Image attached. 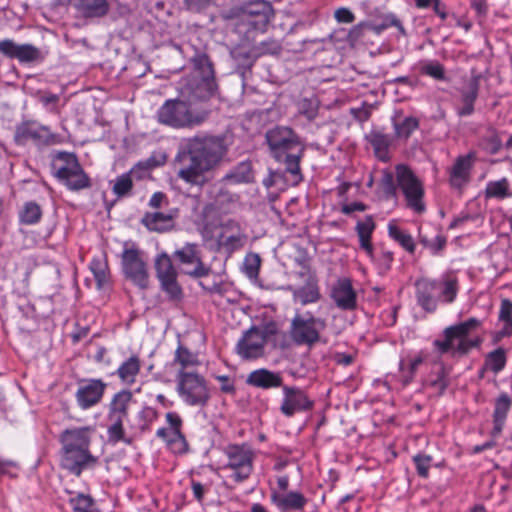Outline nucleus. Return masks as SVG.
Segmentation results:
<instances>
[{"label":"nucleus","mask_w":512,"mask_h":512,"mask_svg":"<svg viewBox=\"0 0 512 512\" xmlns=\"http://www.w3.org/2000/svg\"><path fill=\"white\" fill-rule=\"evenodd\" d=\"M475 158L473 152L456 158L449 170V183L453 188L460 190L469 183Z\"/></svg>","instance_id":"nucleus-19"},{"label":"nucleus","mask_w":512,"mask_h":512,"mask_svg":"<svg viewBox=\"0 0 512 512\" xmlns=\"http://www.w3.org/2000/svg\"><path fill=\"white\" fill-rule=\"evenodd\" d=\"M241 15L259 18L256 24H267L274 16L271 2H245Z\"/></svg>","instance_id":"nucleus-31"},{"label":"nucleus","mask_w":512,"mask_h":512,"mask_svg":"<svg viewBox=\"0 0 512 512\" xmlns=\"http://www.w3.org/2000/svg\"><path fill=\"white\" fill-rule=\"evenodd\" d=\"M325 318L315 317L310 311L296 313L290 324V337L297 345L312 347L321 339V333L326 329Z\"/></svg>","instance_id":"nucleus-6"},{"label":"nucleus","mask_w":512,"mask_h":512,"mask_svg":"<svg viewBox=\"0 0 512 512\" xmlns=\"http://www.w3.org/2000/svg\"><path fill=\"white\" fill-rule=\"evenodd\" d=\"M419 71L421 74L436 80L446 79L444 66L436 60H426L421 62Z\"/></svg>","instance_id":"nucleus-50"},{"label":"nucleus","mask_w":512,"mask_h":512,"mask_svg":"<svg viewBox=\"0 0 512 512\" xmlns=\"http://www.w3.org/2000/svg\"><path fill=\"white\" fill-rule=\"evenodd\" d=\"M435 281L437 283L438 299L447 304L454 302L459 290L457 278L452 275H446Z\"/></svg>","instance_id":"nucleus-34"},{"label":"nucleus","mask_w":512,"mask_h":512,"mask_svg":"<svg viewBox=\"0 0 512 512\" xmlns=\"http://www.w3.org/2000/svg\"><path fill=\"white\" fill-rule=\"evenodd\" d=\"M381 186L388 197H396L398 190L396 172L393 173L389 170H384L382 172Z\"/></svg>","instance_id":"nucleus-57"},{"label":"nucleus","mask_w":512,"mask_h":512,"mask_svg":"<svg viewBox=\"0 0 512 512\" xmlns=\"http://www.w3.org/2000/svg\"><path fill=\"white\" fill-rule=\"evenodd\" d=\"M14 140L18 145L31 142L36 146H49L56 144L57 136L50 128L36 121H25L16 126Z\"/></svg>","instance_id":"nucleus-12"},{"label":"nucleus","mask_w":512,"mask_h":512,"mask_svg":"<svg viewBox=\"0 0 512 512\" xmlns=\"http://www.w3.org/2000/svg\"><path fill=\"white\" fill-rule=\"evenodd\" d=\"M294 300L301 305L316 303L321 298L319 286L316 282L310 281L306 285L295 290Z\"/></svg>","instance_id":"nucleus-43"},{"label":"nucleus","mask_w":512,"mask_h":512,"mask_svg":"<svg viewBox=\"0 0 512 512\" xmlns=\"http://www.w3.org/2000/svg\"><path fill=\"white\" fill-rule=\"evenodd\" d=\"M486 195L493 198H506L511 196L509 193V182L506 178L498 181H491L487 184Z\"/></svg>","instance_id":"nucleus-53"},{"label":"nucleus","mask_w":512,"mask_h":512,"mask_svg":"<svg viewBox=\"0 0 512 512\" xmlns=\"http://www.w3.org/2000/svg\"><path fill=\"white\" fill-rule=\"evenodd\" d=\"M335 18L339 23H351L354 21L353 13L348 8L344 7L335 11Z\"/></svg>","instance_id":"nucleus-64"},{"label":"nucleus","mask_w":512,"mask_h":512,"mask_svg":"<svg viewBox=\"0 0 512 512\" xmlns=\"http://www.w3.org/2000/svg\"><path fill=\"white\" fill-rule=\"evenodd\" d=\"M498 321L503 323L502 328L496 332L495 340L512 336V301L508 298H503L500 302Z\"/></svg>","instance_id":"nucleus-35"},{"label":"nucleus","mask_w":512,"mask_h":512,"mask_svg":"<svg viewBox=\"0 0 512 512\" xmlns=\"http://www.w3.org/2000/svg\"><path fill=\"white\" fill-rule=\"evenodd\" d=\"M76 11L85 18L104 16L108 10V2H74Z\"/></svg>","instance_id":"nucleus-45"},{"label":"nucleus","mask_w":512,"mask_h":512,"mask_svg":"<svg viewBox=\"0 0 512 512\" xmlns=\"http://www.w3.org/2000/svg\"><path fill=\"white\" fill-rule=\"evenodd\" d=\"M166 421L171 427L170 436L173 433L181 432L182 419L176 412H168L166 414Z\"/></svg>","instance_id":"nucleus-63"},{"label":"nucleus","mask_w":512,"mask_h":512,"mask_svg":"<svg viewBox=\"0 0 512 512\" xmlns=\"http://www.w3.org/2000/svg\"><path fill=\"white\" fill-rule=\"evenodd\" d=\"M396 181L398 189L403 194L406 205L414 212L421 214L425 211L424 194L425 189L423 182L405 164L396 165Z\"/></svg>","instance_id":"nucleus-8"},{"label":"nucleus","mask_w":512,"mask_h":512,"mask_svg":"<svg viewBox=\"0 0 512 512\" xmlns=\"http://www.w3.org/2000/svg\"><path fill=\"white\" fill-rule=\"evenodd\" d=\"M506 360L505 350L503 348H497L486 356L484 369L491 370L497 374L504 369Z\"/></svg>","instance_id":"nucleus-48"},{"label":"nucleus","mask_w":512,"mask_h":512,"mask_svg":"<svg viewBox=\"0 0 512 512\" xmlns=\"http://www.w3.org/2000/svg\"><path fill=\"white\" fill-rule=\"evenodd\" d=\"M448 371L443 365H437L435 370L425 380V385L442 395L449 385Z\"/></svg>","instance_id":"nucleus-41"},{"label":"nucleus","mask_w":512,"mask_h":512,"mask_svg":"<svg viewBox=\"0 0 512 512\" xmlns=\"http://www.w3.org/2000/svg\"><path fill=\"white\" fill-rule=\"evenodd\" d=\"M261 259L258 254L250 253L245 257L243 271L250 279L258 277Z\"/></svg>","instance_id":"nucleus-56"},{"label":"nucleus","mask_w":512,"mask_h":512,"mask_svg":"<svg viewBox=\"0 0 512 512\" xmlns=\"http://www.w3.org/2000/svg\"><path fill=\"white\" fill-rule=\"evenodd\" d=\"M510 408V397L505 393L501 394L495 401L493 412V436H497L502 432Z\"/></svg>","instance_id":"nucleus-32"},{"label":"nucleus","mask_w":512,"mask_h":512,"mask_svg":"<svg viewBox=\"0 0 512 512\" xmlns=\"http://www.w3.org/2000/svg\"><path fill=\"white\" fill-rule=\"evenodd\" d=\"M478 93L479 79L474 77L460 90V106L457 108L458 116L465 117L474 113V104L478 98Z\"/></svg>","instance_id":"nucleus-26"},{"label":"nucleus","mask_w":512,"mask_h":512,"mask_svg":"<svg viewBox=\"0 0 512 512\" xmlns=\"http://www.w3.org/2000/svg\"><path fill=\"white\" fill-rule=\"evenodd\" d=\"M157 417L158 413L154 408L149 406L142 408L137 414L138 424L134 429L140 433L148 431Z\"/></svg>","instance_id":"nucleus-51"},{"label":"nucleus","mask_w":512,"mask_h":512,"mask_svg":"<svg viewBox=\"0 0 512 512\" xmlns=\"http://www.w3.org/2000/svg\"><path fill=\"white\" fill-rule=\"evenodd\" d=\"M217 89L212 64L205 60L200 62L191 80L183 88V93L194 100H208L215 96Z\"/></svg>","instance_id":"nucleus-10"},{"label":"nucleus","mask_w":512,"mask_h":512,"mask_svg":"<svg viewBox=\"0 0 512 512\" xmlns=\"http://www.w3.org/2000/svg\"><path fill=\"white\" fill-rule=\"evenodd\" d=\"M122 270L127 279L141 289L148 287V271L142 252L134 245L125 247L121 255Z\"/></svg>","instance_id":"nucleus-11"},{"label":"nucleus","mask_w":512,"mask_h":512,"mask_svg":"<svg viewBox=\"0 0 512 512\" xmlns=\"http://www.w3.org/2000/svg\"><path fill=\"white\" fill-rule=\"evenodd\" d=\"M141 223L150 231L164 232L172 226V216L161 212L145 213Z\"/></svg>","instance_id":"nucleus-40"},{"label":"nucleus","mask_w":512,"mask_h":512,"mask_svg":"<svg viewBox=\"0 0 512 512\" xmlns=\"http://www.w3.org/2000/svg\"><path fill=\"white\" fill-rule=\"evenodd\" d=\"M283 398L280 412L286 417L296 413L306 412L313 408L314 402L309 399L304 390L297 386H282Z\"/></svg>","instance_id":"nucleus-18"},{"label":"nucleus","mask_w":512,"mask_h":512,"mask_svg":"<svg viewBox=\"0 0 512 512\" xmlns=\"http://www.w3.org/2000/svg\"><path fill=\"white\" fill-rule=\"evenodd\" d=\"M417 474L422 478H427L431 467L432 456L425 454H417L413 457Z\"/></svg>","instance_id":"nucleus-60"},{"label":"nucleus","mask_w":512,"mask_h":512,"mask_svg":"<svg viewBox=\"0 0 512 512\" xmlns=\"http://www.w3.org/2000/svg\"><path fill=\"white\" fill-rule=\"evenodd\" d=\"M271 501L275 504L282 512L287 511H299L304 509L307 504L305 496L297 491H290L286 494H280L276 491L271 494Z\"/></svg>","instance_id":"nucleus-27"},{"label":"nucleus","mask_w":512,"mask_h":512,"mask_svg":"<svg viewBox=\"0 0 512 512\" xmlns=\"http://www.w3.org/2000/svg\"><path fill=\"white\" fill-rule=\"evenodd\" d=\"M481 325V320L471 317L466 321L446 327L442 333L443 338L434 340L433 346L440 355H466L471 349L480 345V338H470L469 335Z\"/></svg>","instance_id":"nucleus-3"},{"label":"nucleus","mask_w":512,"mask_h":512,"mask_svg":"<svg viewBox=\"0 0 512 512\" xmlns=\"http://www.w3.org/2000/svg\"><path fill=\"white\" fill-rule=\"evenodd\" d=\"M280 161H283L285 163L286 171L293 176V182H300L302 179L299 166L300 155L292 154L289 152L284 154Z\"/></svg>","instance_id":"nucleus-55"},{"label":"nucleus","mask_w":512,"mask_h":512,"mask_svg":"<svg viewBox=\"0 0 512 512\" xmlns=\"http://www.w3.org/2000/svg\"><path fill=\"white\" fill-rule=\"evenodd\" d=\"M0 53L4 56L17 59L21 63H29L40 58V51L31 44H17L11 39L0 40Z\"/></svg>","instance_id":"nucleus-20"},{"label":"nucleus","mask_w":512,"mask_h":512,"mask_svg":"<svg viewBox=\"0 0 512 512\" xmlns=\"http://www.w3.org/2000/svg\"><path fill=\"white\" fill-rule=\"evenodd\" d=\"M367 139L373 147L376 157L381 161H388L389 147L392 144L391 136L380 131H372Z\"/></svg>","instance_id":"nucleus-37"},{"label":"nucleus","mask_w":512,"mask_h":512,"mask_svg":"<svg viewBox=\"0 0 512 512\" xmlns=\"http://www.w3.org/2000/svg\"><path fill=\"white\" fill-rule=\"evenodd\" d=\"M107 384L101 379H81L75 393L77 405L82 410H87L101 402Z\"/></svg>","instance_id":"nucleus-17"},{"label":"nucleus","mask_w":512,"mask_h":512,"mask_svg":"<svg viewBox=\"0 0 512 512\" xmlns=\"http://www.w3.org/2000/svg\"><path fill=\"white\" fill-rule=\"evenodd\" d=\"M181 271L194 278H202L209 274L210 268L202 262L201 250L197 244L186 243L173 254Z\"/></svg>","instance_id":"nucleus-13"},{"label":"nucleus","mask_w":512,"mask_h":512,"mask_svg":"<svg viewBox=\"0 0 512 512\" xmlns=\"http://www.w3.org/2000/svg\"><path fill=\"white\" fill-rule=\"evenodd\" d=\"M89 267L93 273L98 289H102L109 283L110 273L108 263L105 258L94 257L90 262Z\"/></svg>","instance_id":"nucleus-44"},{"label":"nucleus","mask_w":512,"mask_h":512,"mask_svg":"<svg viewBox=\"0 0 512 512\" xmlns=\"http://www.w3.org/2000/svg\"><path fill=\"white\" fill-rule=\"evenodd\" d=\"M57 159L62 164L54 166L56 169L55 176L69 190L78 191L90 187V178L82 169L75 154L60 152Z\"/></svg>","instance_id":"nucleus-9"},{"label":"nucleus","mask_w":512,"mask_h":512,"mask_svg":"<svg viewBox=\"0 0 512 512\" xmlns=\"http://www.w3.org/2000/svg\"><path fill=\"white\" fill-rule=\"evenodd\" d=\"M155 165L152 164V160L149 159L146 163H138L134 168H132L128 173H124L118 176L115 179L112 191L117 197L127 196L132 187L133 180L132 177L136 175L138 169L143 168L145 171L153 168Z\"/></svg>","instance_id":"nucleus-29"},{"label":"nucleus","mask_w":512,"mask_h":512,"mask_svg":"<svg viewBox=\"0 0 512 512\" xmlns=\"http://www.w3.org/2000/svg\"><path fill=\"white\" fill-rule=\"evenodd\" d=\"M128 417L119 416L115 414L108 413L107 419L110 422V425L107 429V435L108 439L111 442L117 443V442H123L127 445H131L133 442V439L131 437H127L125 435L124 430V421Z\"/></svg>","instance_id":"nucleus-33"},{"label":"nucleus","mask_w":512,"mask_h":512,"mask_svg":"<svg viewBox=\"0 0 512 512\" xmlns=\"http://www.w3.org/2000/svg\"><path fill=\"white\" fill-rule=\"evenodd\" d=\"M267 143L274 155L280 161L284 154L300 149L299 136L289 127L277 126L266 133Z\"/></svg>","instance_id":"nucleus-14"},{"label":"nucleus","mask_w":512,"mask_h":512,"mask_svg":"<svg viewBox=\"0 0 512 512\" xmlns=\"http://www.w3.org/2000/svg\"><path fill=\"white\" fill-rule=\"evenodd\" d=\"M132 402L133 393L127 389L120 390L113 395L108 406V413L128 417Z\"/></svg>","instance_id":"nucleus-36"},{"label":"nucleus","mask_w":512,"mask_h":512,"mask_svg":"<svg viewBox=\"0 0 512 512\" xmlns=\"http://www.w3.org/2000/svg\"><path fill=\"white\" fill-rule=\"evenodd\" d=\"M425 358L426 356L424 353L420 352L415 356H408L401 359L399 363V371L405 385L413 381L419 366L424 362Z\"/></svg>","instance_id":"nucleus-38"},{"label":"nucleus","mask_w":512,"mask_h":512,"mask_svg":"<svg viewBox=\"0 0 512 512\" xmlns=\"http://www.w3.org/2000/svg\"><path fill=\"white\" fill-rule=\"evenodd\" d=\"M155 270L162 290L170 299H179L182 295V289L177 281L178 273L167 253L162 252L156 257Z\"/></svg>","instance_id":"nucleus-15"},{"label":"nucleus","mask_w":512,"mask_h":512,"mask_svg":"<svg viewBox=\"0 0 512 512\" xmlns=\"http://www.w3.org/2000/svg\"><path fill=\"white\" fill-rule=\"evenodd\" d=\"M224 454L227 462L223 468L231 472L230 478L236 483L246 481L254 470L256 458V453L251 446L246 443L228 445Z\"/></svg>","instance_id":"nucleus-7"},{"label":"nucleus","mask_w":512,"mask_h":512,"mask_svg":"<svg viewBox=\"0 0 512 512\" xmlns=\"http://www.w3.org/2000/svg\"><path fill=\"white\" fill-rule=\"evenodd\" d=\"M479 146L489 154H496L502 147V141L495 130H488L481 137Z\"/></svg>","instance_id":"nucleus-52"},{"label":"nucleus","mask_w":512,"mask_h":512,"mask_svg":"<svg viewBox=\"0 0 512 512\" xmlns=\"http://www.w3.org/2000/svg\"><path fill=\"white\" fill-rule=\"evenodd\" d=\"M226 182L222 178L207 187L206 195L209 200L207 208L222 211L226 205L235 201V195L227 189Z\"/></svg>","instance_id":"nucleus-24"},{"label":"nucleus","mask_w":512,"mask_h":512,"mask_svg":"<svg viewBox=\"0 0 512 512\" xmlns=\"http://www.w3.org/2000/svg\"><path fill=\"white\" fill-rule=\"evenodd\" d=\"M42 208L35 201H28L23 204L19 212V221L25 225H35L42 218Z\"/></svg>","instance_id":"nucleus-47"},{"label":"nucleus","mask_w":512,"mask_h":512,"mask_svg":"<svg viewBox=\"0 0 512 512\" xmlns=\"http://www.w3.org/2000/svg\"><path fill=\"white\" fill-rule=\"evenodd\" d=\"M94 428L72 427L59 435L60 466L70 474L79 477L84 470L93 468L98 458L91 453L90 445Z\"/></svg>","instance_id":"nucleus-2"},{"label":"nucleus","mask_w":512,"mask_h":512,"mask_svg":"<svg viewBox=\"0 0 512 512\" xmlns=\"http://www.w3.org/2000/svg\"><path fill=\"white\" fill-rule=\"evenodd\" d=\"M171 449L175 453L183 454L188 450V444L182 432L173 433L168 439Z\"/></svg>","instance_id":"nucleus-61"},{"label":"nucleus","mask_w":512,"mask_h":512,"mask_svg":"<svg viewBox=\"0 0 512 512\" xmlns=\"http://www.w3.org/2000/svg\"><path fill=\"white\" fill-rule=\"evenodd\" d=\"M375 229V222L372 216H366L363 221H358L356 232L359 237L360 247L365 250L369 257H373L371 235Z\"/></svg>","instance_id":"nucleus-39"},{"label":"nucleus","mask_w":512,"mask_h":512,"mask_svg":"<svg viewBox=\"0 0 512 512\" xmlns=\"http://www.w3.org/2000/svg\"><path fill=\"white\" fill-rule=\"evenodd\" d=\"M331 298L341 310L351 311L357 307L356 292L348 278L337 280L331 290Z\"/></svg>","instance_id":"nucleus-21"},{"label":"nucleus","mask_w":512,"mask_h":512,"mask_svg":"<svg viewBox=\"0 0 512 512\" xmlns=\"http://www.w3.org/2000/svg\"><path fill=\"white\" fill-rule=\"evenodd\" d=\"M207 112L195 111L185 101L168 99L157 110V121L165 126L184 129L201 125L207 119Z\"/></svg>","instance_id":"nucleus-4"},{"label":"nucleus","mask_w":512,"mask_h":512,"mask_svg":"<svg viewBox=\"0 0 512 512\" xmlns=\"http://www.w3.org/2000/svg\"><path fill=\"white\" fill-rule=\"evenodd\" d=\"M229 183H249L253 181L252 166L249 161H242L230 170L224 177Z\"/></svg>","instance_id":"nucleus-42"},{"label":"nucleus","mask_w":512,"mask_h":512,"mask_svg":"<svg viewBox=\"0 0 512 512\" xmlns=\"http://www.w3.org/2000/svg\"><path fill=\"white\" fill-rule=\"evenodd\" d=\"M227 150L225 139L221 136L189 138L178 155V178L190 185H205L208 182L206 174L221 163Z\"/></svg>","instance_id":"nucleus-1"},{"label":"nucleus","mask_w":512,"mask_h":512,"mask_svg":"<svg viewBox=\"0 0 512 512\" xmlns=\"http://www.w3.org/2000/svg\"><path fill=\"white\" fill-rule=\"evenodd\" d=\"M176 392L188 406L204 407L211 395L205 377L197 372L176 374Z\"/></svg>","instance_id":"nucleus-5"},{"label":"nucleus","mask_w":512,"mask_h":512,"mask_svg":"<svg viewBox=\"0 0 512 512\" xmlns=\"http://www.w3.org/2000/svg\"><path fill=\"white\" fill-rule=\"evenodd\" d=\"M140 370L141 360L138 355L133 354L119 365L115 374L123 384L132 386Z\"/></svg>","instance_id":"nucleus-30"},{"label":"nucleus","mask_w":512,"mask_h":512,"mask_svg":"<svg viewBox=\"0 0 512 512\" xmlns=\"http://www.w3.org/2000/svg\"><path fill=\"white\" fill-rule=\"evenodd\" d=\"M69 503L74 512H91L93 499L84 494H77L69 499Z\"/></svg>","instance_id":"nucleus-59"},{"label":"nucleus","mask_w":512,"mask_h":512,"mask_svg":"<svg viewBox=\"0 0 512 512\" xmlns=\"http://www.w3.org/2000/svg\"><path fill=\"white\" fill-rule=\"evenodd\" d=\"M246 235L238 222L228 220L222 225V232L219 235V244L229 252L239 250L245 245Z\"/></svg>","instance_id":"nucleus-23"},{"label":"nucleus","mask_w":512,"mask_h":512,"mask_svg":"<svg viewBox=\"0 0 512 512\" xmlns=\"http://www.w3.org/2000/svg\"><path fill=\"white\" fill-rule=\"evenodd\" d=\"M246 383L252 387L264 390L282 388V386H284L281 373L266 368H260L250 372L246 378Z\"/></svg>","instance_id":"nucleus-25"},{"label":"nucleus","mask_w":512,"mask_h":512,"mask_svg":"<svg viewBox=\"0 0 512 512\" xmlns=\"http://www.w3.org/2000/svg\"><path fill=\"white\" fill-rule=\"evenodd\" d=\"M388 235L409 253L413 254L415 252L416 245L413 237L406 231L401 230L394 221L388 224Z\"/></svg>","instance_id":"nucleus-46"},{"label":"nucleus","mask_w":512,"mask_h":512,"mask_svg":"<svg viewBox=\"0 0 512 512\" xmlns=\"http://www.w3.org/2000/svg\"><path fill=\"white\" fill-rule=\"evenodd\" d=\"M376 262L379 264L380 268L387 271L390 269L393 262V253L390 251H381L377 256H374Z\"/></svg>","instance_id":"nucleus-62"},{"label":"nucleus","mask_w":512,"mask_h":512,"mask_svg":"<svg viewBox=\"0 0 512 512\" xmlns=\"http://www.w3.org/2000/svg\"><path fill=\"white\" fill-rule=\"evenodd\" d=\"M394 131L397 138L408 139L418 129L419 121L415 117H406L401 122H394Z\"/></svg>","instance_id":"nucleus-49"},{"label":"nucleus","mask_w":512,"mask_h":512,"mask_svg":"<svg viewBox=\"0 0 512 512\" xmlns=\"http://www.w3.org/2000/svg\"><path fill=\"white\" fill-rule=\"evenodd\" d=\"M418 305L428 313L436 311L438 306L437 283L435 280L419 279L415 282Z\"/></svg>","instance_id":"nucleus-22"},{"label":"nucleus","mask_w":512,"mask_h":512,"mask_svg":"<svg viewBox=\"0 0 512 512\" xmlns=\"http://www.w3.org/2000/svg\"><path fill=\"white\" fill-rule=\"evenodd\" d=\"M319 101L317 98H304L298 103V112L307 120L312 121L318 115Z\"/></svg>","instance_id":"nucleus-54"},{"label":"nucleus","mask_w":512,"mask_h":512,"mask_svg":"<svg viewBox=\"0 0 512 512\" xmlns=\"http://www.w3.org/2000/svg\"><path fill=\"white\" fill-rule=\"evenodd\" d=\"M281 52V45L275 40L262 41L252 49L255 57L262 55H276Z\"/></svg>","instance_id":"nucleus-58"},{"label":"nucleus","mask_w":512,"mask_h":512,"mask_svg":"<svg viewBox=\"0 0 512 512\" xmlns=\"http://www.w3.org/2000/svg\"><path fill=\"white\" fill-rule=\"evenodd\" d=\"M266 342L267 333L252 327L237 342L236 352L244 360L258 359L265 354Z\"/></svg>","instance_id":"nucleus-16"},{"label":"nucleus","mask_w":512,"mask_h":512,"mask_svg":"<svg viewBox=\"0 0 512 512\" xmlns=\"http://www.w3.org/2000/svg\"><path fill=\"white\" fill-rule=\"evenodd\" d=\"M200 363L201 362L196 353H193L186 346L179 343L174 352L171 366L176 368V374L192 373L193 371H190L189 369L199 366Z\"/></svg>","instance_id":"nucleus-28"}]
</instances>
